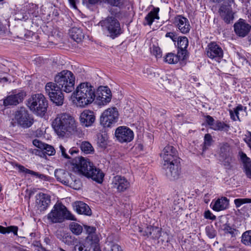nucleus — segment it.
<instances>
[{"label":"nucleus","instance_id":"obj_1","mask_svg":"<svg viewBox=\"0 0 251 251\" xmlns=\"http://www.w3.org/2000/svg\"><path fill=\"white\" fill-rule=\"evenodd\" d=\"M52 126L57 135L61 137L73 133L76 128L74 118L67 113L57 115L52 123Z\"/></svg>","mask_w":251,"mask_h":251},{"label":"nucleus","instance_id":"obj_2","mask_svg":"<svg viewBox=\"0 0 251 251\" xmlns=\"http://www.w3.org/2000/svg\"><path fill=\"white\" fill-rule=\"evenodd\" d=\"M73 95L76 100L77 105L81 107L91 103L96 97L95 89L88 82L80 83Z\"/></svg>","mask_w":251,"mask_h":251},{"label":"nucleus","instance_id":"obj_3","mask_svg":"<svg viewBox=\"0 0 251 251\" xmlns=\"http://www.w3.org/2000/svg\"><path fill=\"white\" fill-rule=\"evenodd\" d=\"M48 219L51 223L63 222L65 219L76 221L75 216L69 211L62 203H56L51 211L48 214Z\"/></svg>","mask_w":251,"mask_h":251},{"label":"nucleus","instance_id":"obj_4","mask_svg":"<svg viewBox=\"0 0 251 251\" xmlns=\"http://www.w3.org/2000/svg\"><path fill=\"white\" fill-rule=\"evenodd\" d=\"M26 105L33 113L42 117L47 112L48 103L43 94H36L28 99Z\"/></svg>","mask_w":251,"mask_h":251},{"label":"nucleus","instance_id":"obj_5","mask_svg":"<svg viewBox=\"0 0 251 251\" xmlns=\"http://www.w3.org/2000/svg\"><path fill=\"white\" fill-rule=\"evenodd\" d=\"M54 81L62 90L70 93L74 90L75 76L73 73L68 70H63L55 76Z\"/></svg>","mask_w":251,"mask_h":251},{"label":"nucleus","instance_id":"obj_6","mask_svg":"<svg viewBox=\"0 0 251 251\" xmlns=\"http://www.w3.org/2000/svg\"><path fill=\"white\" fill-rule=\"evenodd\" d=\"M99 25L103 30L107 32V36L112 39L118 37L123 33L120 23L115 17H107L100 21Z\"/></svg>","mask_w":251,"mask_h":251},{"label":"nucleus","instance_id":"obj_7","mask_svg":"<svg viewBox=\"0 0 251 251\" xmlns=\"http://www.w3.org/2000/svg\"><path fill=\"white\" fill-rule=\"evenodd\" d=\"M46 93L49 96L50 100L57 105H62L64 101V96L62 92L61 87L57 83L48 82L45 86Z\"/></svg>","mask_w":251,"mask_h":251},{"label":"nucleus","instance_id":"obj_8","mask_svg":"<svg viewBox=\"0 0 251 251\" xmlns=\"http://www.w3.org/2000/svg\"><path fill=\"white\" fill-rule=\"evenodd\" d=\"M118 111L116 107H111L104 110L100 117V123L105 127L113 126L118 121Z\"/></svg>","mask_w":251,"mask_h":251},{"label":"nucleus","instance_id":"obj_9","mask_svg":"<svg viewBox=\"0 0 251 251\" xmlns=\"http://www.w3.org/2000/svg\"><path fill=\"white\" fill-rule=\"evenodd\" d=\"M15 119L18 125L24 128L30 127L34 122L32 116L29 114L28 110L24 107H20L15 112Z\"/></svg>","mask_w":251,"mask_h":251},{"label":"nucleus","instance_id":"obj_10","mask_svg":"<svg viewBox=\"0 0 251 251\" xmlns=\"http://www.w3.org/2000/svg\"><path fill=\"white\" fill-rule=\"evenodd\" d=\"M72 164L74 166V169L77 173L85 177H87V172L90 173L93 163L88 159H85L83 157H75L72 161Z\"/></svg>","mask_w":251,"mask_h":251},{"label":"nucleus","instance_id":"obj_11","mask_svg":"<svg viewBox=\"0 0 251 251\" xmlns=\"http://www.w3.org/2000/svg\"><path fill=\"white\" fill-rule=\"evenodd\" d=\"M160 156L164 160L163 165L165 166L169 164L179 161V158L177 156V151L172 146H166L161 153Z\"/></svg>","mask_w":251,"mask_h":251},{"label":"nucleus","instance_id":"obj_12","mask_svg":"<svg viewBox=\"0 0 251 251\" xmlns=\"http://www.w3.org/2000/svg\"><path fill=\"white\" fill-rule=\"evenodd\" d=\"M115 135L117 140L120 143H128L134 138V133L129 127L124 126H119L115 130Z\"/></svg>","mask_w":251,"mask_h":251},{"label":"nucleus","instance_id":"obj_13","mask_svg":"<svg viewBox=\"0 0 251 251\" xmlns=\"http://www.w3.org/2000/svg\"><path fill=\"white\" fill-rule=\"evenodd\" d=\"M207 56L217 62H220L223 57L222 48L215 42L209 43L206 48Z\"/></svg>","mask_w":251,"mask_h":251},{"label":"nucleus","instance_id":"obj_14","mask_svg":"<svg viewBox=\"0 0 251 251\" xmlns=\"http://www.w3.org/2000/svg\"><path fill=\"white\" fill-rule=\"evenodd\" d=\"M112 94L110 89L107 86H100L98 89V96L97 100L99 105H105L110 102Z\"/></svg>","mask_w":251,"mask_h":251},{"label":"nucleus","instance_id":"obj_15","mask_svg":"<svg viewBox=\"0 0 251 251\" xmlns=\"http://www.w3.org/2000/svg\"><path fill=\"white\" fill-rule=\"evenodd\" d=\"M112 187L119 192H123L130 187L129 181L124 176L117 175L112 180Z\"/></svg>","mask_w":251,"mask_h":251},{"label":"nucleus","instance_id":"obj_16","mask_svg":"<svg viewBox=\"0 0 251 251\" xmlns=\"http://www.w3.org/2000/svg\"><path fill=\"white\" fill-rule=\"evenodd\" d=\"M50 203V196L43 193H40L36 196V207L40 212L44 211Z\"/></svg>","mask_w":251,"mask_h":251},{"label":"nucleus","instance_id":"obj_17","mask_svg":"<svg viewBox=\"0 0 251 251\" xmlns=\"http://www.w3.org/2000/svg\"><path fill=\"white\" fill-rule=\"evenodd\" d=\"M179 161L169 164L166 166H163L166 171V175L170 180L177 179L180 174V168L179 166Z\"/></svg>","mask_w":251,"mask_h":251},{"label":"nucleus","instance_id":"obj_18","mask_svg":"<svg viewBox=\"0 0 251 251\" xmlns=\"http://www.w3.org/2000/svg\"><path fill=\"white\" fill-rule=\"evenodd\" d=\"M238 155L243 172L248 178H251V159L242 151L238 152Z\"/></svg>","mask_w":251,"mask_h":251},{"label":"nucleus","instance_id":"obj_19","mask_svg":"<svg viewBox=\"0 0 251 251\" xmlns=\"http://www.w3.org/2000/svg\"><path fill=\"white\" fill-rule=\"evenodd\" d=\"M220 157V160L224 162V165L227 168L230 169L232 167V159L230 156V148L228 144H225L221 147Z\"/></svg>","mask_w":251,"mask_h":251},{"label":"nucleus","instance_id":"obj_20","mask_svg":"<svg viewBox=\"0 0 251 251\" xmlns=\"http://www.w3.org/2000/svg\"><path fill=\"white\" fill-rule=\"evenodd\" d=\"M25 96V92L23 91H20L17 94H11L3 100V105L5 106L17 105L23 101Z\"/></svg>","mask_w":251,"mask_h":251},{"label":"nucleus","instance_id":"obj_21","mask_svg":"<svg viewBox=\"0 0 251 251\" xmlns=\"http://www.w3.org/2000/svg\"><path fill=\"white\" fill-rule=\"evenodd\" d=\"M32 9H34V11L33 12H27V9L25 8L22 9L18 11L15 15V20L25 21L28 18L32 16L34 17H37L38 15V7L36 4H32Z\"/></svg>","mask_w":251,"mask_h":251},{"label":"nucleus","instance_id":"obj_22","mask_svg":"<svg viewBox=\"0 0 251 251\" xmlns=\"http://www.w3.org/2000/svg\"><path fill=\"white\" fill-rule=\"evenodd\" d=\"M54 176L58 181L67 186L71 184L73 181L71 174L64 169H56Z\"/></svg>","mask_w":251,"mask_h":251},{"label":"nucleus","instance_id":"obj_23","mask_svg":"<svg viewBox=\"0 0 251 251\" xmlns=\"http://www.w3.org/2000/svg\"><path fill=\"white\" fill-rule=\"evenodd\" d=\"M79 119L82 126L88 127L92 126L94 123L95 116L93 111L89 110H85L80 114Z\"/></svg>","mask_w":251,"mask_h":251},{"label":"nucleus","instance_id":"obj_24","mask_svg":"<svg viewBox=\"0 0 251 251\" xmlns=\"http://www.w3.org/2000/svg\"><path fill=\"white\" fill-rule=\"evenodd\" d=\"M175 23L181 33L186 34L189 32L190 25L187 18L181 15H177L175 17Z\"/></svg>","mask_w":251,"mask_h":251},{"label":"nucleus","instance_id":"obj_25","mask_svg":"<svg viewBox=\"0 0 251 251\" xmlns=\"http://www.w3.org/2000/svg\"><path fill=\"white\" fill-rule=\"evenodd\" d=\"M251 29V25L245 20L240 19L236 23V35L244 37L248 35Z\"/></svg>","mask_w":251,"mask_h":251},{"label":"nucleus","instance_id":"obj_26","mask_svg":"<svg viewBox=\"0 0 251 251\" xmlns=\"http://www.w3.org/2000/svg\"><path fill=\"white\" fill-rule=\"evenodd\" d=\"M230 9L228 4V6L222 5L219 10L220 15L227 24H229L234 19V13L232 12Z\"/></svg>","mask_w":251,"mask_h":251},{"label":"nucleus","instance_id":"obj_27","mask_svg":"<svg viewBox=\"0 0 251 251\" xmlns=\"http://www.w3.org/2000/svg\"><path fill=\"white\" fill-rule=\"evenodd\" d=\"M74 210L79 214H83L90 216L92 214V211L86 203L82 201H76L73 203Z\"/></svg>","mask_w":251,"mask_h":251},{"label":"nucleus","instance_id":"obj_28","mask_svg":"<svg viewBox=\"0 0 251 251\" xmlns=\"http://www.w3.org/2000/svg\"><path fill=\"white\" fill-rule=\"evenodd\" d=\"M87 178H90L93 180L100 183L102 182L104 176V173L99 168L94 165L92 167L91 172H87Z\"/></svg>","mask_w":251,"mask_h":251},{"label":"nucleus","instance_id":"obj_29","mask_svg":"<svg viewBox=\"0 0 251 251\" xmlns=\"http://www.w3.org/2000/svg\"><path fill=\"white\" fill-rule=\"evenodd\" d=\"M87 178H90L93 180L100 183L102 182L104 176V173L99 168L94 165L92 167L91 172H87Z\"/></svg>","mask_w":251,"mask_h":251},{"label":"nucleus","instance_id":"obj_30","mask_svg":"<svg viewBox=\"0 0 251 251\" xmlns=\"http://www.w3.org/2000/svg\"><path fill=\"white\" fill-rule=\"evenodd\" d=\"M228 205V200L226 197H222L211 203L212 209L216 211H220L226 209Z\"/></svg>","mask_w":251,"mask_h":251},{"label":"nucleus","instance_id":"obj_31","mask_svg":"<svg viewBox=\"0 0 251 251\" xmlns=\"http://www.w3.org/2000/svg\"><path fill=\"white\" fill-rule=\"evenodd\" d=\"M177 48L178 53L181 54L182 56H183L186 58L187 50V48L188 46V39L185 36H180L179 37L177 40Z\"/></svg>","mask_w":251,"mask_h":251},{"label":"nucleus","instance_id":"obj_32","mask_svg":"<svg viewBox=\"0 0 251 251\" xmlns=\"http://www.w3.org/2000/svg\"><path fill=\"white\" fill-rule=\"evenodd\" d=\"M69 33L71 38L76 42H80L84 37L82 29L77 27L71 28Z\"/></svg>","mask_w":251,"mask_h":251},{"label":"nucleus","instance_id":"obj_33","mask_svg":"<svg viewBox=\"0 0 251 251\" xmlns=\"http://www.w3.org/2000/svg\"><path fill=\"white\" fill-rule=\"evenodd\" d=\"M185 58L178 52L176 55L173 53H168L165 56L164 61L169 64H173L177 63L179 60H183Z\"/></svg>","mask_w":251,"mask_h":251},{"label":"nucleus","instance_id":"obj_34","mask_svg":"<svg viewBox=\"0 0 251 251\" xmlns=\"http://www.w3.org/2000/svg\"><path fill=\"white\" fill-rule=\"evenodd\" d=\"M158 8H154L153 11H151L147 14L145 17V20L148 25H151L155 19H159V16H158Z\"/></svg>","mask_w":251,"mask_h":251},{"label":"nucleus","instance_id":"obj_35","mask_svg":"<svg viewBox=\"0 0 251 251\" xmlns=\"http://www.w3.org/2000/svg\"><path fill=\"white\" fill-rule=\"evenodd\" d=\"M213 142V140L212 136L209 133L205 134L204 137V142L201 145L202 147V153L209 149V148L212 145Z\"/></svg>","mask_w":251,"mask_h":251},{"label":"nucleus","instance_id":"obj_36","mask_svg":"<svg viewBox=\"0 0 251 251\" xmlns=\"http://www.w3.org/2000/svg\"><path fill=\"white\" fill-rule=\"evenodd\" d=\"M108 136L106 133L98 134L97 144L101 148H105L107 144Z\"/></svg>","mask_w":251,"mask_h":251},{"label":"nucleus","instance_id":"obj_37","mask_svg":"<svg viewBox=\"0 0 251 251\" xmlns=\"http://www.w3.org/2000/svg\"><path fill=\"white\" fill-rule=\"evenodd\" d=\"M128 0H105V2L112 6L122 8L127 4Z\"/></svg>","mask_w":251,"mask_h":251},{"label":"nucleus","instance_id":"obj_38","mask_svg":"<svg viewBox=\"0 0 251 251\" xmlns=\"http://www.w3.org/2000/svg\"><path fill=\"white\" fill-rule=\"evenodd\" d=\"M241 242L246 246H251V230L246 231L242 234Z\"/></svg>","mask_w":251,"mask_h":251},{"label":"nucleus","instance_id":"obj_39","mask_svg":"<svg viewBox=\"0 0 251 251\" xmlns=\"http://www.w3.org/2000/svg\"><path fill=\"white\" fill-rule=\"evenodd\" d=\"M18 227L17 226H9L6 227L0 226V233L5 234L6 233L13 232L15 235H17Z\"/></svg>","mask_w":251,"mask_h":251},{"label":"nucleus","instance_id":"obj_40","mask_svg":"<svg viewBox=\"0 0 251 251\" xmlns=\"http://www.w3.org/2000/svg\"><path fill=\"white\" fill-rule=\"evenodd\" d=\"M80 149L82 151L86 154L90 153L94 151L92 146L87 141H83L81 143Z\"/></svg>","mask_w":251,"mask_h":251},{"label":"nucleus","instance_id":"obj_41","mask_svg":"<svg viewBox=\"0 0 251 251\" xmlns=\"http://www.w3.org/2000/svg\"><path fill=\"white\" fill-rule=\"evenodd\" d=\"M70 229L71 231L75 235H79L81 233L83 230L82 226L75 222H72L70 224Z\"/></svg>","mask_w":251,"mask_h":251},{"label":"nucleus","instance_id":"obj_42","mask_svg":"<svg viewBox=\"0 0 251 251\" xmlns=\"http://www.w3.org/2000/svg\"><path fill=\"white\" fill-rule=\"evenodd\" d=\"M229 126L223 122L220 121H216L213 126H212V128L215 130H223L227 131Z\"/></svg>","mask_w":251,"mask_h":251},{"label":"nucleus","instance_id":"obj_43","mask_svg":"<svg viewBox=\"0 0 251 251\" xmlns=\"http://www.w3.org/2000/svg\"><path fill=\"white\" fill-rule=\"evenodd\" d=\"M246 107H244L242 105L240 104L236 106V117L240 121L241 119L239 117V115L241 113L242 117L247 115V112L246 111Z\"/></svg>","mask_w":251,"mask_h":251},{"label":"nucleus","instance_id":"obj_44","mask_svg":"<svg viewBox=\"0 0 251 251\" xmlns=\"http://www.w3.org/2000/svg\"><path fill=\"white\" fill-rule=\"evenodd\" d=\"M139 232L143 236L149 237L151 235V226H147L145 227H139Z\"/></svg>","mask_w":251,"mask_h":251},{"label":"nucleus","instance_id":"obj_45","mask_svg":"<svg viewBox=\"0 0 251 251\" xmlns=\"http://www.w3.org/2000/svg\"><path fill=\"white\" fill-rule=\"evenodd\" d=\"M44 151V153H46L48 155H54L55 153V150L54 148L49 145L45 144L44 148L43 149Z\"/></svg>","mask_w":251,"mask_h":251},{"label":"nucleus","instance_id":"obj_46","mask_svg":"<svg viewBox=\"0 0 251 251\" xmlns=\"http://www.w3.org/2000/svg\"><path fill=\"white\" fill-rule=\"evenodd\" d=\"M13 166L14 167L17 168L20 172L25 173L30 175H31V174L33 173V171L25 168L24 166L18 163H15Z\"/></svg>","mask_w":251,"mask_h":251},{"label":"nucleus","instance_id":"obj_47","mask_svg":"<svg viewBox=\"0 0 251 251\" xmlns=\"http://www.w3.org/2000/svg\"><path fill=\"white\" fill-rule=\"evenodd\" d=\"M151 52L153 55H155L156 58H160L161 57L162 52L160 49L157 46H153L152 48H151Z\"/></svg>","mask_w":251,"mask_h":251},{"label":"nucleus","instance_id":"obj_48","mask_svg":"<svg viewBox=\"0 0 251 251\" xmlns=\"http://www.w3.org/2000/svg\"><path fill=\"white\" fill-rule=\"evenodd\" d=\"M161 234L160 229L157 227L151 226V235L152 238H156L160 237Z\"/></svg>","mask_w":251,"mask_h":251},{"label":"nucleus","instance_id":"obj_49","mask_svg":"<svg viewBox=\"0 0 251 251\" xmlns=\"http://www.w3.org/2000/svg\"><path fill=\"white\" fill-rule=\"evenodd\" d=\"M205 231L207 235L210 238H214L216 235V231L212 226H207Z\"/></svg>","mask_w":251,"mask_h":251},{"label":"nucleus","instance_id":"obj_50","mask_svg":"<svg viewBox=\"0 0 251 251\" xmlns=\"http://www.w3.org/2000/svg\"><path fill=\"white\" fill-rule=\"evenodd\" d=\"M232 104H229L228 110L229 112L231 119L233 121L235 120V117L234 113H235V106L233 102H231Z\"/></svg>","mask_w":251,"mask_h":251},{"label":"nucleus","instance_id":"obj_51","mask_svg":"<svg viewBox=\"0 0 251 251\" xmlns=\"http://www.w3.org/2000/svg\"><path fill=\"white\" fill-rule=\"evenodd\" d=\"M31 175L35 176L37 177L40 178V179L44 181H49L50 180V176H46L44 174H40L38 172H36L33 171V173H32Z\"/></svg>","mask_w":251,"mask_h":251},{"label":"nucleus","instance_id":"obj_52","mask_svg":"<svg viewBox=\"0 0 251 251\" xmlns=\"http://www.w3.org/2000/svg\"><path fill=\"white\" fill-rule=\"evenodd\" d=\"M165 37H167V38H170V39H171L172 40V41L174 42H176V41H177V40L178 39L177 34L175 32H167L165 35Z\"/></svg>","mask_w":251,"mask_h":251},{"label":"nucleus","instance_id":"obj_53","mask_svg":"<svg viewBox=\"0 0 251 251\" xmlns=\"http://www.w3.org/2000/svg\"><path fill=\"white\" fill-rule=\"evenodd\" d=\"M251 202L249 199H236V207H239L242 204Z\"/></svg>","mask_w":251,"mask_h":251},{"label":"nucleus","instance_id":"obj_54","mask_svg":"<svg viewBox=\"0 0 251 251\" xmlns=\"http://www.w3.org/2000/svg\"><path fill=\"white\" fill-rule=\"evenodd\" d=\"M204 216V218L207 219L215 220L216 219V217L209 210L205 211Z\"/></svg>","mask_w":251,"mask_h":251},{"label":"nucleus","instance_id":"obj_55","mask_svg":"<svg viewBox=\"0 0 251 251\" xmlns=\"http://www.w3.org/2000/svg\"><path fill=\"white\" fill-rule=\"evenodd\" d=\"M33 144L36 147L43 150L44 148L45 144L39 141L38 139H34L33 141Z\"/></svg>","mask_w":251,"mask_h":251},{"label":"nucleus","instance_id":"obj_56","mask_svg":"<svg viewBox=\"0 0 251 251\" xmlns=\"http://www.w3.org/2000/svg\"><path fill=\"white\" fill-rule=\"evenodd\" d=\"M224 230L226 233H229L233 236L234 234V228L231 227L229 224H225L224 225Z\"/></svg>","mask_w":251,"mask_h":251},{"label":"nucleus","instance_id":"obj_57","mask_svg":"<svg viewBox=\"0 0 251 251\" xmlns=\"http://www.w3.org/2000/svg\"><path fill=\"white\" fill-rule=\"evenodd\" d=\"M84 229H85L87 233H88L89 235L95 233L96 230L95 227L88 226H84Z\"/></svg>","mask_w":251,"mask_h":251},{"label":"nucleus","instance_id":"obj_58","mask_svg":"<svg viewBox=\"0 0 251 251\" xmlns=\"http://www.w3.org/2000/svg\"><path fill=\"white\" fill-rule=\"evenodd\" d=\"M248 61L244 57H242L240 54H238V63L239 64V67L240 65H244L247 64Z\"/></svg>","mask_w":251,"mask_h":251},{"label":"nucleus","instance_id":"obj_59","mask_svg":"<svg viewBox=\"0 0 251 251\" xmlns=\"http://www.w3.org/2000/svg\"><path fill=\"white\" fill-rule=\"evenodd\" d=\"M205 121L206 123L210 126L212 128V126H213L215 124V121L213 117L209 115H207L205 117Z\"/></svg>","mask_w":251,"mask_h":251},{"label":"nucleus","instance_id":"obj_60","mask_svg":"<svg viewBox=\"0 0 251 251\" xmlns=\"http://www.w3.org/2000/svg\"><path fill=\"white\" fill-rule=\"evenodd\" d=\"M59 152H61V155L66 159H70V157L68 155L66 152V149L65 148L61 145H60L59 147Z\"/></svg>","mask_w":251,"mask_h":251},{"label":"nucleus","instance_id":"obj_61","mask_svg":"<svg viewBox=\"0 0 251 251\" xmlns=\"http://www.w3.org/2000/svg\"><path fill=\"white\" fill-rule=\"evenodd\" d=\"M110 251H122L121 247L118 244H112Z\"/></svg>","mask_w":251,"mask_h":251},{"label":"nucleus","instance_id":"obj_62","mask_svg":"<svg viewBox=\"0 0 251 251\" xmlns=\"http://www.w3.org/2000/svg\"><path fill=\"white\" fill-rule=\"evenodd\" d=\"M34 246H36L39 248L38 250L42 251H46V249L43 247L40 242L36 241L33 243Z\"/></svg>","mask_w":251,"mask_h":251},{"label":"nucleus","instance_id":"obj_63","mask_svg":"<svg viewBox=\"0 0 251 251\" xmlns=\"http://www.w3.org/2000/svg\"><path fill=\"white\" fill-rule=\"evenodd\" d=\"M239 1L242 3V10L244 11V10H247L248 4L250 3L249 1H243V0H239Z\"/></svg>","mask_w":251,"mask_h":251},{"label":"nucleus","instance_id":"obj_64","mask_svg":"<svg viewBox=\"0 0 251 251\" xmlns=\"http://www.w3.org/2000/svg\"><path fill=\"white\" fill-rule=\"evenodd\" d=\"M78 151H79L76 148H72L69 150V152L71 155H73L74 153H77L78 152Z\"/></svg>","mask_w":251,"mask_h":251}]
</instances>
